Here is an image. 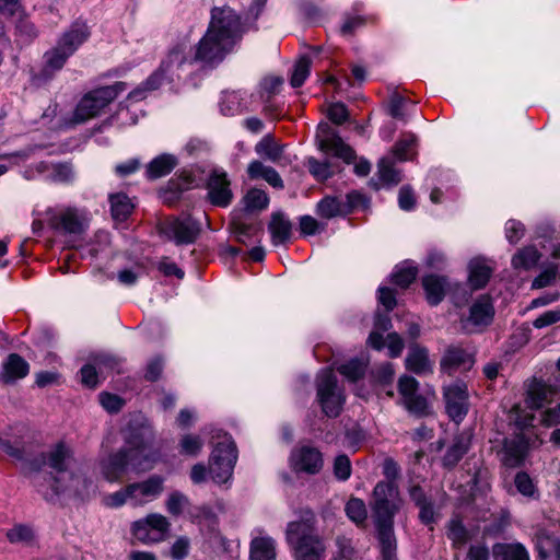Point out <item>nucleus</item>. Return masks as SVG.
Instances as JSON below:
<instances>
[{"label":"nucleus","instance_id":"f257e3e1","mask_svg":"<svg viewBox=\"0 0 560 560\" xmlns=\"http://www.w3.org/2000/svg\"><path fill=\"white\" fill-rule=\"evenodd\" d=\"M243 34L240 15L231 8H214L203 37L196 46L194 56L190 47L185 44L174 46L166 58L145 82L147 90L158 89L165 80L179 79L182 73L195 61L212 63L221 61L229 54Z\"/></svg>","mask_w":560,"mask_h":560},{"label":"nucleus","instance_id":"f03ea898","mask_svg":"<svg viewBox=\"0 0 560 560\" xmlns=\"http://www.w3.org/2000/svg\"><path fill=\"white\" fill-rule=\"evenodd\" d=\"M47 460L55 475L48 481L50 492L44 491L46 499L63 497L84 500L94 492L93 482L72 465L71 451L65 444H57L49 452Z\"/></svg>","mask_w":560,"mask_h":560},{"label":"nucleus","instance_id":"7ed1b4c3","mask_svg":"<svg viewBox=\"0 0 560 560\" xmlns=\"http://www.w3.org/2000/svg\"><path fill=\"white\" fill-rule=\"evenodd\" d=\"M156 463V454L143 439L129 442L118 452L100 462V472L108 482H119L128 471L135 474L151 470Z\"/></svg>","mask_w":560,"mask_h":560},{"label":"nucleus","instance_id":"20e7f679","mask_svg":"<svg viewBox=\"0 0 560 560\" xmlns=\"http://www.w3.org/2000/svg\"><path fill=\"white\" fill-rule=\"evenodd\" d=\"M399 506L398 490L394 483L378 482L373 491L372 510L384 560H394L396 539L393 518Z\"/></svg>","mask_w":560,"mask_h":560},{"label":"nucleus","instance_id":"39448f33","mask_svg":"<svg viewBox=\"0 0 560 560\" xmlns=\"http://www.w3.org/2000/svg\"><path fill=\"white\" fill-rule=\"evenodd\" d=\"M237 459V451L231 436L224 434L221 441L217 442L210 459L209 469L202 464H196L190 471V478L194 483L206 481L208 472L217 483L226 482L233 472Z\"/></svg>","mask_w":560,"mask_h":560},{"label":"nucleus","instance_id":"423d86ee","mask_svg":"<svg viewBox=\"0 0 560 560\" xmlns=\"http://www.w3.org/2000/svg\"><path fill=\"white\" fill-rule=\"evenodd\" d=\"M163 491L164 478L154 475L143 481L128 483L115 492L103 495L102 504L108 509H119L127 503L132 506H142L158 499Z\"/></svg>","mask_w":560,"mask_h":560},{"label":"nucleus","instance_id":"0eeeda50","mask_svg":"<svg viewBox=\"0 0 560 560\" xmlns=\"http://www.w3.org/2000/svg\"><path fill=\"white\" fill-rule=\"evenodd\" d=\"M288 542L294 549L296 560H319L325 552L323 542L313 534L306 522H292L287 529Z\"/></svg>","mask_w":560,"mask_h":560},{"label":"nucleus","instance_id":"6e6552de","mask_svg":"<svg viewBox=\"0 0 560 560\" xmlns=\"http://www.w3.org/2000/svg\"><path fill=\"white\" fill-rule=\"evenodd\" d=\"M125 83L117 82L113 85L102 86L86 93L78 103L72 116V121L81 124L96 117L125 90Z\"/></svg>","mask_w":560,"mask_h":560},{"label":"nucleus","instance_id":"1a4fd4ad","mask_svg":"<svg viewBox=\"0 0 560 560\" xmlns=\"http://www.w3.org/2000/svg\"><path fill=\"white\" fill-rule=\"evenodd\" d=\"M90 33L84 23H74L71 28L66 32L57 46L45 54L46 70H60L66 60L82 45L89 37Z\"/></svg>","mask_w":560,"mask_h":560},{"label":"nucleus","instance_id":"9d476101","mask_svg":"<svg viewBox=\"0 0 560 560\" xmlns=\"http://www.w3.org/2000/svg\"><path fill=\"white\" fill-rule=\"evenodd\" d=\"M343 390L338 386L331 370H324L317 376V401L328 417H337L345 404Z\"/></svg>","mask_w":560,"mask_h":560},{"label":"nucleus","instance_id":"9b49d317","mask_svg":"<svg viewBox=\"0 0 560 560\" xmlns=\"http://www.w3.org/2000/svg\"><path fill=\"white\" fill-rule=\"evenodd\" d=\"M170 528L171 523L164 515L151 513L131 524V534L143 544H155L167 537Z\"/></svg>","mask_w":560,"mask_h":560},{"label":"nucleus","instance_id":"f8f14e48","mask_svg":"<svg viewBox=\"0 0 560 560\" xmlns=\"http://www.w3.org/2000/svg\"><path fill=\"white\" fill-rule=\"evenodd\" d=\"M46 220L52 229L71 234L81 233L89 222L85 211L71 207L49 208Z\"/></svg>","mask_w":560,"mask_h":560},{"label":"nucleus","instance_id":"ddd939ff","mask_svg":"<svg viewBox=\"0 0 560 560\" xmlns=\"http://www.w3.org/2000/svg\"><path fill=\"white\" fill-rule=\"evenodd\" d=\"M162 233L177 245L194 243L200 233V223L191 217L170 218L161 226Z\"/></svg>","mask_w":560,"mask_h":560},{"label":"nucleus","instance_id":"4468645a","mask_svg":"<svg viewBox=\"0 0 560 560\" xmlns=\"http://www.w3.org/2000/svg\"><path fill=\"white\" fill-rule=\"evenodd\" d=\"M419 383L416 378L404 375L398 380V392L401 404L411 413L425 416L429 413V400L418 394Z\"/></svg>","mask_w":560,"mask_h":560},{"label":"nucleus","instance_id":"2eb2a0df","mask_svg":"<svg viewBox=\"0 0 560 560\" xmlns=\"http://www.w3.org/2000/svg\"><path fill=\"white\" fill-rule=\"evenodd\" d=\"M322 453L311 446L295 447L290 455V467L295 472L315 475L323 468Z\"/></svg>","mask_w":560,"mask_h":560},{"label":"nucleus","instance_id":"dca6fc26","mask_svg":"<svg viewBox=\"0 0 560 560\" xmlns=\"http://www.w3.org/2000/svg\"><path fill=\"white\" fill-rule=\"evenodd\" d=\"M541 444L537 435L534 438L520 434L515 439L506 441L503 448L502 462L508 467L520 466L532 446Z\"/></svg>","mask_w":560,"mask_h":560},{"label":"nucleus","instance_id":"f3484780","mask_svg":"<svg viewBox=\"0 0 560 560\" xmlns=\"http://www.w3.org/2000/svg\"><path fill=\"white\" fill-rule=\"evenodd\" d=\"M207 189L210 202L217 207H228L233 199L228 174L222 170H214L210 174Z\"/></svg>","mask_w":560,"mask_h":560},{"label":"nucleus","instance_id":"a211bd4d","mask_svg":"<svg viewBox=\"0 0 560 560\" xmlns=\"http://www.w3.org/2000/svg\"><path fill=\"white\" fill-rule=\"evenodd\" d=\"M317 137L319 139V149L325 153H332L335 156L350 163L354 160V151L347 145L342 139L330 132L328 125L320 124L318 126Z\"/></svg>","mask_w":560,"mask_h":560},{"label":"nucleus","instance_id":"6ab92c4d","mask_svg":"<svg viewBox=\"0 0 560 560\" xmlns=\"http://www.w3.org/2000/svg\"><path fill=\"white\" fill-rule=\"evenodd\" d=\"M494 315L491 299L487 295L480 296L470 307L469 316L463 320L464 328L469 331L478 330L488 326Z\"/></svg>","mask_w":560,"mask_h":560},{"label":"nucleus","instance_id":"aec40b11","mask_svg":"<svg viewBox=\"0 0 560 560\" xmlns=\"http://www.w3.org/2000/svg\"><path fill=\"white\" fill-rule=\"evenodd\" d=\"M444 397L446 410L450 417L456 422L460 421L468 410V394L466 385L463 383H456L446 387Z\"/></svg>","mask_w":560,"mask_h":560},{"label":"nucleus","instance_id":"412c9836","mask_svg":"<svg viewBox=\"0 0 560 560\" xmlns=\"http://www.w3.org/2000/svg\"><path fill=\"white\" fill-rule=\"evenodd\" d=\"M557 397V389L540 381H533L527 388L525 404L530 409H539Z\"/></svg>","mask_w":560,"mask_h":560},{"label":"nucleus","instance_id":"4be33fe9","mask_svg":"<svg viewBox=\"0 0 560 560\" xmlns=\"http://www.w3.org/2000/svg\"><path fill=\"white\" fill-rule=\"evenodd\" d=\"M117 364L116 360L109 355L100 354L93 359V364L82 366L81 382L83 385L94 388L98 384V372L104 373L108 369H113Z\"/></svg>","mask_w":560,"mask_h":560},{"label":"nucleus","instance_id":"5701e85b","mask_svg":"<svg viewBox=\"0 0 560 560\" xmlns=\"http://www.w3.org/2000/svg\"><path fill=\"white\" fill-rule=\"evenodd\" d=\"M472 365V355L458 347L448 348L441 361L442 369L448 373L456 370H470Z\"/></svg>","mask_w":560,"mask_h":560},{"label":"nucleus","instance_id":"b1692460","mask_svg":"<svg viewBox=\"0 0 560 560\" xmlns=\"http://www.w3.org/2000/svg\"><path fill=\"white\" fill-rule=\"evenodd\" d=\"M276 541L262 533L253 537L249 545V560H276Z\"/></svg>","mask_w":560,"mask_h":560},{"label":"nucleus","instance_id":"393cba45","mask_svg":"<svg viewBox=\"0 0 560 560\" xmlns=\"http://www.w3.org/2000/svg\"><path fill=\"white\" fill-rule=\"evenodd\" d=\"M406 369L419 375L432 372V362L427 349L419 346L411 347L406 358Z\"/></svg>","mask_w":560,"mask_h":560},{"label":"nucleus","instance_id":"a878e982","mask_svg":"<svg viewBox=\"0 0 560 560\" xmlns=\"http://www.w3.org/2000/svg\"><path fill=\"white\" fill-rule=\"evenodd\" d=\"M492 273V268L485 259L475 258L469 262V277L468 281L472 289L483 288Z\"/></svg>","mask_w":560,"mask_h":560},{"label":"nucleus","instance_id":"bb28decb","mask_svg":"<svg viewBox=\"0 0 560 560\" xmlns=\"http://www.w3.org/2000/svg\"><path fill=\"white\" fill-rule=\"evenodd\" d=\"M36 170L39 174L46 175V178L54 183H69L73 178V172L69 164H48L40 162Z\"/></svg>","mask_w":560,"mask_h":560},{"label":"nucleus","instance_id":"cd10ccee","mask_svg":"<svg viewBox=\"0 0 560 560\" xmlns=\"http://www.w3.org/2000/svg\"><path fill=\"white\" fill-rule=\"evenodd\" d=\"M27 373V362L18 354H11L3 365L1 377L4 383H12L19 378H23Z\"/></svg>","mask_w":560,"mask_h":560},{"label":"nucleus","instance_id":"c85d7f7f","mask_svg":"<svg viewBox=\"0 0 560 560\" xmlns=\"http://www.w3.org/2000/svg\"><path fill=\"white\" fill-rule=\"evenodd\" d=\"M177 165V159L172 154H162L153 159L147 166V176L156 179L170 174Z\"/></svg>","mask_w":560,"mask_h":560},{"label":"nucleus","instance_id":"c756f323","mask_svg":"<svg viewBox=\"0 0 560 560\" xmlns=\"http://www.w3.org/2000/svg\"><path fill=\"white\" fill-rule=\"evenodd\" d=\"M494 560H529V555L521 544H497L493 546Z\"/></svg>","mask_w":560,"mask_h":560},{"label":"nucleus","instance_id":"7c9ffc66","mask_svg":"<svg viewBox=\"0 0 560 560\" xmlns=\"http://www.w3.org/2000/svg\"><path fill=\"white\" fill-rule=\"evenodd\" d=\"M248 175L253 179L262 178L265 179L269 185L276 187V188H282L283 183L278 174V172L269 166L264 165L259 161H253L248 165Z\"/></svg>","mask_w":560,"mask_h":560},{"label":"nucleus","instance_id":"2f4dec72","mask_svg":"<svg viewBox=\"0 0 560 560\" xmlns=\"http://www.w3.org/2000/svg\"><path fill=\"white\" fill-rule=\"evenodd\" d=\"M422 284L427 300L431 305H436L443 300L446 288L444 278L432 275L427 276L423 278Z\"/></svg>","mask_w":560,"mask_h":560},{"label":"nucleus","instance_id":"473e14b6","mask_svg":"<svg viewBox=\"0 0 560 560\" xmlns=\"http://www.w3.org/2000/svg\"><path fill=\"white\" fill-rule=\"evenodd\" d=\"M536 547L541 559L560 560V537L555 538L545 533L536 537Z\"/></svg>","mask_w":560,"mask_h":560},{"label":"nucleus","instance_id":"72a5a7b5","mask_svg":"<svg viewBox=\"0 0 560 560\" xmlns=\"http://www.w3.org/2000/svg\"><path fill=\"white\" fill-rule=\"evenodd\" d=\"M347 209L343 200L331 196L323 198L316 207L317 214L325 219L347 214Z\"/></svg>","mask_w":560,"mask_h":560},{"label":"nucleus","instance_id":"f704fd0d","mask_svg":"<svg viewBox=\"0 0 560 560\" xmlns=\"http://www.w3.org/2000/svg\"><path fill=\"white\" fill-rule=\"evenodd\" d=\"M273 244L284 243L291 235V223L280 213H273L269 223Z\"/></svg>","mask_w":560,"mask_h":560},{"label":"nucleus","instance_id":"c9c22d12","mask_svg":"<svg viewBox=\"0 0 560 560\" xmlns=\"http://www.w3.org/2000/svg\"><path fill=\"white\" fill-rule=\"evenodd\" d=\"M112 215L115 220H126L133 210V202L131 199L121 192L109 196Z\"/></svg>","mask_w":560,"mask_h":560},{"label":"nucleus","instance_id":"e433bc0d","mask_svg":"<svg viewBox=\"0 0 560 560\" xmlns=\"http://www.w3.org/2000/svg\"><path fill=\"white\" fill-rule=\"evenodd\" d=\"M257 154L272 162L280 160L283 148L271 137L265 136L255 147Z\"/></svg>","mask_w":560,"mask_h":560},{"label":"nucleus","instance_id":"4c0bfd02","mask_svg":"<svg viewBox=\"0 0 560 560\" xmlns=\"http://www.w3.org/2000/svg\"><path fill=\"white\" fill-rule=\"evenodd\" d=\"M540 258V254L533 246L524 247L518 250L512 258L514 268L530 269L536 266Z\"/></svg>","mask_w":560,"mask_h":560},{"label":"nucleus","instance_id":"58836bf2","mask_svg":"<svg viewBox=\"0 0 560 560\" xmlns=\"http://www.w3.org/2000/svg\"><path fill=\"white\" fill-rule=\"evenodd\" d=\"M243 202L248 211H261L268 207L269 198L264 190L253 188L244 196Z\"/></svg>","mask_w":560,"mask_h":560},{"label":"nucleus","instance_id":"ea45409f","mask_svg":"<svg viewBox=\"0 0 560 560\" xmlns=\"http://www.w3.org/2000/svg\"><path fill=\"white\" fill-rule=\"evenodd\" d=\"M5 537L11 544L27 545L34 539V533L30 526L16 524L5 532Z\"/></svg>","mask_w":560,"mask_h":560},{"label":"nucleus","instance_id":"a19ab883","mask_svg":"<svg viewBox=\"0 0 560 560\" xmlns=\"http://www.w3.org/2000/svg\"><path fill=\"white\" fill-rule=\"evenodd\" d=\"M203 446V441L196 434H185L179 441V452L187 456H197Z\"/></svg>","mask_w":560,"mask_h":560},{"label":"nucleus","instance_id":"79ce46f5","mask_svg":"<svg viewBox=\"0 0 560 560\" xmlns=\"http://www.w3.org/2000/svg\"><path fill=\"white\" fill-rule=\"evenodd\" d=\"M390 327V319L387 315H378L375 320V330L369 336V343L375 349H382L384 347V340L380 331H386Z\"/></svg>","mask_w":560,"mask_h":560},{"label":"nucleus","instance_id":"37998d69","mask_svg":"<svg viewBox=\"0 0 560 560\" xmlns=\"http://www.w3.org/2000/svg\"><path fill=\"white\" fill-rule=\"evenodd\" d=\"M366 363L362 360H351L348 363L341 364L338 368L340 374L347 380L355 382L364 375Z\"/></svg>","mask_w":560,"mask_h":560},{"label":"nucleus","instance_id":"c03bdc74","mask_svg":"<svg viewBox=\"0 0 560 560\" xmlns=\"http://www.w3.org/2000/svg\"><path fill=\"white\" fill-rule=\"evenodd\" d=\"M416 137L413 135L404 136L395 145L394 154L399 161H406L415 154Z\"/></svg>","mask_w":560,"mask_h":560},{"label":"nucleus","instance_id":"a18cd8bd","mask_svg":"<svg viewBox=\"0 0 560 560\" xmlns=\"http://www.w3.org/2000/svg\"><path fill=\"white\" fill-rule=\"evenodd\" d=\"M311 59L306 56L301 57L293 69L291 75V85L293 88L301 86L310 74Z\"/></svg>","mask_w":560,"mask_h":560},{"label":"nucleus","instance_id":"49530a36","mask_svg":"<svg viewBox=\"0 0 560 560\" xmlns=\"http://www.w3.org/2000/svg\"><path fill=\"white\" fill-rule=\"evenodd\" d=\"M348 517L355 524H362L366 520V508L361 499L352 498L346 504Z\"/></svg>","mask_w":560,"mask_h":560},{"label":"nucleus","instance_id":"de8ad7c7","mask_svg":"<svg viewBox=\"0 0 560 560\" xmlns=\"http://www.w3.org/2000/svg\"><path fill=\"white\" fill-rule=\"evenodd\" d=\"M380 179L386 184L396 185L401 180L400 172L396 170L393 163L387 159H382L378 163Z\"/></svg>","mask_w":560,"mask_h":560},{"label":"nucleus","instance_id":"09e8293b","mask_svg":"<svg viewBox=\"0 0 560 560\" xmlns=\"http://www.w3.org/2000/svg\"><path fill=\"white\" fill-rule=\"evenodd\" d=\"M416 277L417 268L412 266L398 267L392 276L394 283L400 288H407Z\"/></svg>","mask_w":560,"mask_h":560},{"label":"nucleus","instance_id":"8fccbe9b","mask_svg":"<svg viewBox=\"0 0 560 560\" xmlns=\"http://www.w3.org/2000/svg\"><path fill=\"white\" fill-rule=\"evenodd\" d=\"M242 110L241 97L237 92H225L221 102L224 115H235Z\"/></svg>","mask_w":560,"mask_h":560},{"label":"nucleus","instance_id":"3c124183","mask_svg":"<svg viewBox=\"0 0 560 560\" xmlns=\"http://www.w3.org/2000/svg\"><path fill=\"white\" fill-rule=\"evenodd\" d=\"M188 505V498L180 492H172L166 500V510L172 515H179Z\"/></svg>","mask_w":560,"mask_h":560},{"label":"nucleus","instance_id":"603ef678","mask_svg":"<svg viewBox=\"0 0 560 560\" xmlns=\"http://www.w3.org/2000/svg\"><path fill=\"white\" fill-rule=\"evenodd\" d=\"M510 419L518 429L524 430L533 425L534 415L522 409L520 405H515L511 410Z\"/></svg>","mask_w":560,"mask_h":560},{"label":"nucleus","instance_id":"864d4df0","mask_svg":"<svg viewBox=\"0 0 560 560\" xmlns=\"http://www.w3.org/2000/svg\"><path fill=\"white\" fill-rule=\"evenodd\" d=\"M515 487L520 493L526 497H534L536 493V486L533 479L526 472H518L514 479Z\"/></svg>","mask_w":560,"mask_h":560},{"label":"nucleus","instance_id":"5fc2aeb1","mask_svg":"<svg viewBox=\"0 0 560 560\" xmlns=\"http://www.w3.org/2000/svg\"><path fill=\"white\" fill-rule=\"evenodd\" d=\"M307 166L311 174L319 180H325L331 175L330 166L326 162H319L314 158H310Z\"/></svg>","mask_w":560,"mask_h":560},{"label":"nucleus","instance_id":"6e6d98bb","mask_svg":"<svg viewBox=\"0 0 560 560\" xmlns=\"http://www.w3.org/2000/svg\"><path fill=\"white\" fill-rule=\"evenodd\" d=\"M525 234V226L517 220H509L505 223V236L511 244L517 243Z\"/></svg>","mask_w":560,"mask_h":560},{"label":"nucleus","instance_id":"4d7b16f0","mask_svg":"<svg viewBox=\"0 0 560 560\" xmlns=\"http://www.w3.org/2000/svg\"><path fill=\"white\" fill-rule=\"evenodd\" d=\"M468 445L463 441H458L448 448L444 456V464L446 466H454L467 452Z\"/></svg>","mask_w":560,"mask_h":560},{"label":"nucleus","instance_id":"13d9d810","mask_svg":"<svg viewBox=\"0 0 560 560\" xmlns=\"http://www.w3.org/2000/svg\"><path fill=\"white\" fill-rule=\"evenodd\" d=\"M334 474L340 480H347L351 475V464L346 455H339L334 463Z\"/></svg>","mask_w":560,"mask_h":560},{"label":"nucleus","instance_id":"bf43d9fd","mask_svg":"<svg viewBox=\"0 0 560 560\" xmlns=\"http://www.w3.org/2000/svg\"><path fill=\"white\" fill-rule=\"evenodd\" d=\"M327 117L337 125L343 124L348 118V110L341 103H332L327 107Z\"/></svg>","mask_w":560,"mask_h":560},{"label":"nucleus","instance_id":"052dcab7","mask_svg":"<svg viewBox=\"0 0 560 560\" xmlns=\"http://www.w3.org/2000/svg\"><path fill=\"white\" fill-rule=\"evenodd\" d=\"M560 320V308L550 310L539 315L533 323L535 328H544Z\"/></svg>","mask_w":560,"mask_h":560},{"label":"nucleus","instance_id":"680f3d73","mask_svg":"<svg viewBox=\"0 0 560 560\" xmlns=\"http://www.w3.org/2000/svg\"><path fill=\"white\" fill-rule=\"evenodd\" d=\"M448 538L456 545H464L467 540V532L459 522L453 521L450 526Z\"/></svg>","mask_w":560,"mask_h":560},{"label":"nucleus","instance_id":"e2e57ef3","mask_svg":"<svg viewBox=\"0 0 560 560\" xmlns=\"http://www.w3.org/2000/svg\"><path fill=\"white\" fill-rule=\"evenodd\" d=\"M322 229L319 222L311 217L303 215L300 218V230L304 235H314Z\"/></svg>","mask_w":560,"mask_h":560},{"label":"nucleus","instance_id":"0e129e2a","mask_svg":"<svg viewBox=\"0 0 560 560\" xmlns=\"http://www.w3.org/2000/svg\"><path fill=\"white\" fill-rule=\"evenodd\" d=\"M101 405L109 412L118 411L122 406V400L113 394L102 393L100 395Z\"/></svg>","mask_w":560,"mask_h":560},{"label":"nucleus","instance_id":"69168bd1","mask_svg":"<svg viewBox=\"0 0 560 560\" xmlns=\"http://www.w3.org/2000/svg\"><path fill=\"white\" fill-rule=\"evenodd\" d=\"M557 278V268L551 267L544 270L533 282V288L541 289L551 284Z\"/></svg>","mask_w":560,"mask_h":560},{"label":"nucleus","instance_id":"338daca9","mask_svg":"<svg viewBox=\"0 0 560 560\" xmlns=\"http://www.w3.org/2000/svg\"><path fill=\"white\" fill-rule=\"evenodd\" d=\"M386 347L388 349V354L392 358H396L400 355L404 349V342L401 338L397 334H389L386 338Z\"/></svg>","mask_w":560,"mask_h":560},{"label":"nucleus","instance_id":"774afa93","mask_svg":"<svg viewBox=\"0 0 560 560\" xmlns=\"http://www.w3.org/2000/svg\"><path fill=\"white\" fill-rule=\"evenodd\" d=\"M541 423L547 427L560 424V404L542 413Z\"/></svg>","mask_w":560,"mask_h":560}]
</instances>
